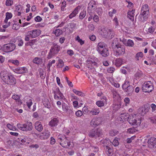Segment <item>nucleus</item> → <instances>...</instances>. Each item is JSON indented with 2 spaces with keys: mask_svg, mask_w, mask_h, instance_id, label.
Masks as SVG:
<instances>
[{
  "mask_svg": "<svg viewBox=\"0 0 156 156\" xmlns=\"http://www.w3.org/2000/svg\"><path fill=\"white\" fill-rule=\"evenodd\" d=\"M112 46L114 50V54L116 57H120L125 53V47L118 42L117 39L113 40Z\"/></svg>",
  "mask_w": 156,
  "mask_h": 156,
  "instance_id": "f257e3e1",
  "label": "nucleus"
},
{
  "mask_svg": "<svg viewBox=\"0 0 156 156\" xmlns=\"http://www.w3.org/2000/svg\"><path fill=\"white\" fill-rule=\"evenodd\" d=\"M0 76L3 81L7 84L14 85L16 83L15 78L12 76L9 75L6 71H2L0 74Z\"/></svg>",
  "mask_w": 156,
  "mask_h": 156,
  "instance_id": "f03ea898",
  "label": "nucleus"
},
{
  "mask_svg": "<svg viewBox=\"0 0 156 156\" xmlns=\"http://www.w3.org/2000/svg\"><path fill=\"white\" fill-rule=\"evenodd\" d=\"M129 123L133 127L137 128L140 126L141 120L140 118L136 114H132L130 115L129 118Z\"/></svg>",
  "mask_w": 156,
  "mask_h": 156,
  "instance_id": "7ed1b4c3",
  "label": "nucleus"
},
{
  "mask_svg": "<svg viewBox=\"0 0 156 156\" xmlns=\"http://www.w3.org/2000/svg\"><path fill=\"white\" fill-rule=\"evenodd\" d=\"M149 14L148 6L147 4L143 5L141 8L140 14L139 17V20L144 21L147 20Z\"/></svg>",
  "mask_w": 156,
  "mask_h": 156,
  "instance_id": "20e7f679",
  "label": "nucleus"
},
{
  "mask_svg": "<svg viewBox=\"0 0 156 156\" xmlns=\"http://www.w3.org/2000/svg\"><path fill=\"white\" fill-rule=\"evenodd\" d=\"M41 31L39 29H34L28 31L26 34L25 40L26 41H28L30 38L37 37L41 34Z\"/></svg>",
  "mask_w": 156,
  "mask_h": 156,
  "instance_id": "39448f33",
  "label": "nucleus"
},
{
  "mask_svg": "<svg viewBox=\"0 0 156 156\" xmlns=\"http://www.w3.org/2000/svg\"><path fill=\"white\" fill-rule=\"evenodd\" d=\"M60 46L57 44H54L48 53L47 57L48 58L50 59L56 54H57L60 51Z\"/></svg>",
  "mask_w": 156,
  "mask_h": 156,
  "instance_id": "423d86ee",
  "label": "nucleus"
},
{
  "mask_svg": "<svg viewBox=\"0 0 156 156\" xmlns=\"http://www.w3.org/2000/svg\"><path fill=\"white\" fill-rule=\"evenodd\" d=\"M154 89L152 83L150 81L145 82L142 86V90L145 92H151Z\"/></svg>",
  "mask_w": 156,
  "mask_h": 156,
  "instance_id": "0eeeda50",
  "label": "nucleus"
},
{
  "mask_svg": "<svg viewBox=\"0 0 156 156\" xmlns=\"http://www.w3.org/2000/svg\"><path fill=\"white\" fill-rule=\"evenodd\" d=\"M98 4L94 0L90 1L88 4V10L90 15H91L94 13L95 9L98 6Z\"/></svg>",
  "mask_w": 156,
  "mask_h": 156,
  "instance_id": "6e6552de",
  "label": "nucleus"
},
{
  "mask_svg": "<svg viewBox=\"0 0 156 156\" xmlns=\"http://www.w3.org/2000/svg\"><path fill=\"white\" fill-rule=\"evenodd\" d=\"M102 130L100 129L92 130L89 133V136L91 137H99L102 135Z\"/></svg>",
  "mask_w": 156,
  "mask_h": 156,
  "instance_id": "1a4fd4ad",
  "label": "nucleus"
},
{
  "mask_svg": "<svg viewBox=\"0 0 156 156\" xmlns=\"http://www.w3.org/2000/svg\"><path fill=\"white\" fill-rule=\"evenodd\" d=\"M16 46L13 43H9L4 44L3 45V51L6 52H11L14 50Z\"/></svg>",
  "mask_w": 156,
  "mask_h": 156,
  "instance_id": "9d476101",
  "label": "nucleus"
},
{
  "mask_svg": "<svg viewBox=\"0 0 156 156\" xmlns=\"http://www.w3.org/2000/svg\"><path fill=\"white\" fill-rule=\"evenodd\" d=\"M101 122V118L100 117L94 118L90 122V125L93 127L97 126Z\"/></svg>",
  "mask_w": 156,
  "mask_h": 156,
  "instance_id": "9b49d317",
  "label": "nucleus"
},
{
  "mask_svg": "<svg viewBox=\"0 0 156 156\" xmlns=\"http://www.w3.org/2000/svg\"><path fill=\"white\" fill-rule=\"evenodd\" d=\"M148 147L151 148L156 147V138L154 137L151 138L148 141Z\"/></svg>",
  "mask_w": 156,
  "mask_h": 156,
  "instance_id": "f8f14e48",
  "label": "nucleus"
},
{
  "mask_svg": "<svg viewBox=\"0 0 156 156\" xmlns=\"http://www.w3.org/2000/svg\"><path fill=\"white\" fill-rule=\"evenodd\" d=\"M62 109L64 112L67 114H71L73 112L71 108L65 103L62 104Z\"/></svg>",
  "mask_w": 156,
  "mask_h": 156,
  "instance_id": "ddd939ff",
  "label": "nucleus"
},
{
  "mask_svg": "<svg viewBox=\"0 0 156 156\" xmlns=\"http://www.w3.org/2000/svg\"><path fill=\"white\" fill-rule=\"evenodd\" d=\"M105 104H107V101L106 98L104 96L102 97L101 100L98 101L96 102V105L99 107L103 106Z\"/></svg>",
  "mask_w": 156,
  "mask_h": 156,
  "instance_id": "4468645a",
  "label": "nucleus"
},
{
  "mask_svg": "<svg viewBox=\"0 0 156 156\" xmlns=\"http://www.w3.org/2000/svg\"><path fill=\"white\" fill-rule=\"evenodd\" d=\"M13 71L18 74L23 73L26 72L27 70L25 67H20L13 69Z\"/></svg>",
  "mask_w": 156,
  "mask_h": 156,
  "instance_id": "2eb2a0df",
  "label": "nucleus"
},
{
  "mask_svg": "<svg viewBox=\"0 0 156 156\" xmlns=\"http://www.w3.org/2000/svg\"><path fill=\"white\" fill-rule=\"evenodd\" d=\"M81 8V7L79 6L76 7L73 11L69 16V18L70 19H72L75 17L76 15L78 13Z\"/></svg>",
  "mask_w": 156,
  "mask_h": 156,
  "instance_id": "dca6fc26",
  "label": "nucleus"
},
{
  "mask_svg": "<svg viewBox=\"0 0 156 156\" xmlns=\"http://www.w3.org/2000/svg\"><path fill=\"white\" fill-rule=\"evenodd\" d=\"M105 48H106V45L104 43L100 42L98 43L97 46V50L98 52L102 51Z\"/></svg>",
  "mask_w": 156,
  "mask_h": 156,
  "instance_id": "f3484780",
  "label": "nucleus"
},
{
  "mask_svg": "<svg viewBox=\"0 0 156 156\" xmlns=\"http://www.w3.org/2000/svg\"><path fill=\"white\" fill-rule=\"evenodd\" d=\"M89 112L93 115H98L100 112V108L97 107H94L91 110L89 111Z\"/></svg>",
  "mask_w": 156,
  "mask_h": 156,
  "instance_id": "a211bd4d",
  "label": "nucleus"
},
{
  "mask_svg": "<svg viewBox=\"0 0 156 156\" xmlns=\"http://www.w3.org/2000/svg\"><path fill=\"white\" fill-rule=\"evenodd\" d=\"M135 10L132 9L129 11L127 13V17L131 21H133L134 20Z\"/></svg>",
  "mask_w": 156,
  "mask_h": 156,
  "instance_id": "6ab92c4d",
  "label": "nucleus"
},
{
  "mask_svg": "<svg viewBox=\"0 0 156 156\" xmlns=\"http://www.w3.org/2000/svg\"><path fill=\"white\" fill-rule=\"evenodd\" d=\"M24 126L25 131H29L32 129V125L31 122H27L24 124Z\"/></svg>",
  "mask_w": 156,
  "mask_h": 156,
  "instance_id": "aec40b11",
  "label": "nucleus"
},
{
  "mask_svg": "<svg viewBox=\"0 0 156 156\" xmlns=\"http://www.w3.org/2000/svg\"><path fill=\"white\" fill-rule=\"evenodd\" d=\"M88 63L87 64L88 67L89 68H90V69H91V68L89 67L90 65H91V66L93 68H95V67H97L98 66V64L96 62L94 61V60H91L90 59H89L87 60Z\"/></svg>",
  "mask_w": 156,
  "mask_h": 156,
  "instance_id": "412c9836",
  "label": "nucleus"
},
{
  "mask_svg": "<svg viewBox=\"0 0 156 156\" xmlns=\"http://www.w3.org/2000/svg\"><path fill=\"white\" fill-rule=\"evenodd\" d=\"M35 129L38 131H41L43 129V127L40 122H36L35 123Z\"/></svg>",
  "mask_w": 156,
  "mask_h": 156,
  "instance_id": "4be33fe9",
  "label": "nucleus"
},
{
  "mask_svg": "<svg viewBox=\"0 0 156 156\" xmlns=\"http://www.w3.org/2000/svg\"><path fill=\"white\" fill-rule=\"evenodd\" d=\"M58 121L57 118H54L49 122V125L51 127L55 126L57 125Z\"/></svg>",
  "mask_w": 156,
  "mask_h": 156,
  "instance_id": "5701e85b",
  "label": "nucleus"
},
{
  "mask_svg": "<svg viewBox=\"0 0 156 156\" xmlns=\"http://www.w3.org/2000/svg\"><path fill=\"white\" fill-rule=\"evenodd\" d=\"M109 31V29L107 28H104L101 30V34L102 36L106 38V36L108 35V33Z\"/></svg>",
  "mask_w": 156,
  "mask_h": 156,
  "instance_id": "b1692460",
  "label": "nucleus"
},
{
  "mask_svg": "<svg viewBox=\"0 0 156 156\" xmlns=\"http://www.w3.org/2000/svg\"><path fill=\"white\" fill-rule=\"evenodd\" d=\"M64 141L62 143H60V144L63 147L68 148L70 145V143L66 138V140H64Z\"/></svg>",
  "mask_w": 156,
  "mask_h": 156,
  "instance_id": "393cba45",
  "label": "nucleus"
},
{
  "mask_svg": "<svg viewBox=\"0 0 156 156\" xmlns=\"http://www.w3.org/2000/svg\"><path fill=\"white\" fill-rule=\"evenodd\" d=\"M130 115L127 113H123L121 114L120 115V118L123 121H126L128 120L129 122V118L130 117Z\"/></svg>",
  "mask_w": 156,
  "mask_h": 156,
  "instance_id": "a878e982",
  "label": "nucleus"
},
{
  "mask_svg": "<svg viewBox=\"0 0 156 156\" xmlns=\"http://www.w3.org/2000/svg\"><path fill=\"white\" fill-rule=\"evenodd\" d=\"M98 52L104 57H106L109 55L108 50L107 48H105L104 49L102 50V51H99Z\"/></svg>",
  "mask_w": 156,
  "mask_h": 156,
  "instance_id": "bb28decb",
  "label": "nucleus"
},
{
  "mask_svg": "<svg viewBox=\"0 0 156 156\" xmlns=\"http://www.w3.org/2000/svg\"><path fill=\"white\" fill-rule=\"evenodd\" d=\"M149 109V108H147V109H145V108L141 107L139 108L138 111L139 114H140L141 115H144V114H145L146 112H147L148 111Z\"/></svg>",
  "mask_w": 156,
  "mask_h": 156,
  "instance_id": "cd10ccee",
  "label": "nucleus"
},
{
  "mask_svg": "<svg viewBox=\"0 0 156 156\" xmlns=\"http://www.w3.org/2000/svg\"><path fill=\"white\" fill-rule=\"evenodd\" d=\"M123 61L120 58H117L115 60V65L116 66L119 67L122 64Z\"/></svg>",
  "mask_w": 156,
  "mask_h": 156,
  "instance_id": "c85d7f7f",
  "label": "nucleus"
},
{
  "mask_svg": "<svg viewBox=\"0 0 156 156\" xmlns=\"http://www.w3.org/2000/svg\"><path fill=\"white\" fill-rule=\"evenodd\" d=\"M33 62L34 63L38 65L41 64L42 60L39 58L36 57L33 60Z\"/></svg>",
  "mask_w": 156,
  "mask_h": 156,
  "instance_id": "c756f323",
  "label": "nucleus"
},
{
  "mask_svg": "<svg viewBox=\"0 0 156 156\" xmlns=\"http://www.w3.org/2000/svg\"><path fill=\"white\" fill-rule=\"evenodd\" d=\"M108 35L106 36V38L112 39L113 38L114 36V33L113 30L109 29V31L108 33Z\"/></svg>",
  "mask_w": 156,
  "mask_h": 156,
  "instance_id": "7c9ffc66",
  "label": "nucleus"
},
{
  "mask_svg": "<svg viewBox=\"0 0 156 156\" xmlns=\"http://www.w3.org/2000/svg\"><path fill=\"white\" fill-rule=\"evenodd\" d=\"M43 138L44 139L48 138L50 136V133L48 131H45L42 133Z\"/></svg>",
  "mask_w": 156,
  "mask_h": 156,
  "instance_id": "2f4dec72",
  "label": "nucleus"
},
{
  "mask_svg": "<svg viewBox=\"0 0 156 156\" xmlns=\"http://www.w3.org/2000/svg\"><path fill=\"white\" fill-rule=\"evenodd\" d=\"M134 44L133 41L129 39L127 41L125 44V46L130 47H133L134 46Z\"/></svg>",
  "mask_w": 156,
  "mask_h": 156,
  "instance_id": "473e14b6",
  "label": "nucleus"
},
{
  "mask_svg": "<svg viewBox=\"0 0 156 156\" xmlns=\"http://www.w3.org/2000/svg\"><path fill=\"white\" fill-rule=\"evenodd\" d=\"M129 82V80H126L124 83L122 85V88L123 89L125 90L127 88V87L130 86Z\"/></svg>",
  "mask_w": 156,
  "mask_h": 156,
  "instance_id": "72a5a7b5",
  "label": "nucleus"
},
{
  "mask_svg": "<svg viewBox=\"0 0 156 156\" xmlns=\"http://www.w3.org/2000/svg\"><path fill=\"white\" fill-rule=\"evenodd\" d=\"M125 91L127 94H129L131 93L133 90V88L132 86H130L127 87V88L125 89Z\"/></svg>",
  "mask_w": 156,
  "mask_h": 156,
  "instance_id": "f704fd0d",
  "label": "nucleus"
},
{
  "mask_svg": "<svg viewBox=\"0 0 156 156\" xmlns=\"http://www.w3.org/2000/svg\"><path fill=\"white\" fill-rule=\"evenodd\" d=\"M106 149L107 154L108 155H111L113 151V149L108 146H106Z\"/></svg>",
  "mask_w": 156,
  "mask_h": 156,
  "instance_id": "c9c22d12",
  "label": "nucleus"
},
{
  "mask_svg": "<svg viewBox=\"0 0 156 156\" xmlns=\"http://www.w3.org/2000/svg\"><path fill=\"white\" fill-rule=\"evenodd\" d=\"M73 92L77 95L81 97H83L84 96V94L81 91H78L75 89H73Z\"/></svg>",
  "mask_w": 156,
  "mask_h": 156,
  "instance_id": "e433bc0d",
  "label": "nucleus"
},
{
  "mask_svg": "<svg viewBox=\"0 0 156 156\" xmlns=\"http://www.w3.org/2000/svg\"><path fill=\"white\" fill-rule=\"evenodd\" d=\"M58 140H59V142L61 143L62 140H66V137L64 135H62L61 134H59L58 136Z\"/></svg>",
  "mask_w": 156,
  "mask_h": 156,
  "instance_id": "4c0bfd02",
  "label": "nucleus"
},
{
  "mask_svg": "<svg viewBox=\"0 0 156 156\" xmlns=\"http://www.w3.org/2000/svg\"><path fill=\"white\" fill-rule=\"evenodd\" d=\"M95 10L96 12L99 15H101L102 13V9L101 7H97V8L95 9Z\"/></svg>",
  "mask_w": 156,
  "mask_h": 156,
  "instance_id": "58836bf2",
  "label": "nucleus"
},
{
  "mask_svg": "<svg viewBox=\"0 0 156 156\" xmlns=\"http://www.w3.org/2000/svg\"><path fill=\"white\" fill-rule=\"evenodd\" d=\"M17 42L18 43V45L19 46H22L23 44V40L20 37H17Z\"/></svg>",
  "mask_w": 156,
  "mask_h": 156,
  "instance_id": "ea45409f",
  "label": "nucleus"
},
{
  "mask_svg": "<svg viewBox=\"0 0 156 156\" xmlns=\"http://www.w3.org/2000/svg\"><path fill=\"white\" fill-rule=\"evenodd\" d=\"M24 124H22L20 123H18L17 125V127L20 130L23 131H25V128H24Z\"/></svg>",
  "mask_w": 156,
  "mask_h": 156,
  "instance_id": "a19ab883",
  "label": "nucleus"
},
{
  "mask_svg": "<svg viewBox=\"0 0 156 156\" xmlns=\"http://www.w3.org/2000/svg\"><path fill=\"white\" fill-rule=\"evenodd\" d=\"M112 107L114 110H117L120 108L121 105L119 104H116L115 103L113 104Z\"/></svg>",
  "mask_w": 156,
  "mask_h": 156,
  "instance_id": "79ce46f5",
  "label": "nucleus"
},
{
  "mask_svg": "<svg viewBox=\"0 0 156 156\" xmlns=\"http://www.w3.org/2000/svg\"><path fill=\"white\" fill-rule=\"evenodd\" d=\"M63 33L62 31L59 29H57L55 32V34L56 36H58L62 34Z\"/></svg>",
  "mask_w": 156,
  "mask_h": 156,
  "instance_id": "37998d69",
  "label": "nucleus"
},
{
  "mask_svg": "<svg viewBox=\"0 0 156 156\" xmlns=\"http://www.w3.org/2000/svg\"><path fill=\"white\" fill-rule=\"evenodd\" d=\"M143 56V53L141 52L137 53L136 55V58L137 60L140 59Z\"/></svg>",
  "mask_w": 156,
  "mask_h": 156,
  "instance_id": "c03bdc74",
  "label": "nucleus"
},
{
  "mask_svg": "<svg viewBox=\"0 0 156 156\" xmlns=\"http://www.w3.org/2000/svg\"><path fill=\"white\" fill-rule=\"evenodd\" d=\"M118 138L116 137L115 138L112 142V144L115 147L117 146L119 144Z\"/></svg>",
  "mask_w": 156,
  "mask_h": 156,
  "instance_id": "a18cd8bd",
  "label": "nucleus"
},
{
  "mask_svg": "<svg viewBox=\"0 0 156 156\" xmlns=\"http://www.w3.org/2000/svg\"><path fill=\"white\" fill-rule=\"evenodd\" d=\"M86 11H85L83 10V11L81 12L79 16V18L80 19H83V18L85 17L86 15Z\"/></svg>",
  "mask_w": 156,
  "mask_h": 156,
  "instance_id": "49530a36",
  "label": "nucleus"
},
{
  "mask_svg": "<svg viewBox=\"0 0 156 156\" xmlns=\"http://www.w3.org/2000/svg\"><path fill=\"white\" fill-rule=\"evenodd\" d=\"M75 40L77 41L81 45H82L84 43V41H83L82 39H80L78 36H77Z\"/></svg>",
  "mask_w": 156,
  "mask_h": 156,
  "instance_id": "de8ad7c7",
  "label": "nucleus"
},
{
  "mask_svg": "<svg viewBox=\"0 0 156 156\" xmlns=\"http://www.w3.org/2000/svg\"><path fill=\"white\" fill-rule=\"evenodd\" d=\"M7 127L10 130L16 131L17 129H16L15 126H13L10 124H8L7 125Z\"/></svg>",
  "mask_w": 156,
  "mask_h": 156,
  "instance_id": "09e8293b",
  "label": "nucleus"
},
{
  "mask_svg": "<svg viewBox=\"0 0 156 156\" xmlns=\"http://www.w3.org/2000/svg\"><path fill=\"white\" fill-rule=\"evenodd\" d=\"M64 66V63L62 60L61 59L58 60V63L57 66L59 68H62Z\"/></svg>",
  "mask_w": 156,
  "mask_h": 156,
  "instance_id": "8fccbe9b",
  "label": "nucleus"
},
{
  "mask_svg": "<svg viewBox=\"0 0 156 156\" xmlns=\"http://www.w3.org/2000/svg\"><path fill=\"white\" fill-rule=\"evenodd\" d=\"M13 4V2L12 0H6L5 2V5L7 6H10Z\"/></svg>",
  "mask_w": 156,
  "mask_h": 156,
  "instance_id": "3c124183",
  "label": "nucleus"
},
{
  "mask_svg": "<svg viewBox=\"0 0 156 156\" xmlns=\"http://www.w3.org/2000/svg\"><path fill=\"white\" fill-rule=\"evenodd\" d=\"M9 62L16 65H18L19 64V61L18 60L10 59L9 60Z\"/></svg>",
  "mask_w": 156,
  "mask_h": 156,
  "instance_id": "603ef678",
  "label": "nucleus"
},
{
  "mask_svg": "<svg viewBox=\"0 0 156 156\" xmlns=\"http://www.w3.org/2000/svg\"><path fill=\"white\" fill-rule=\"evenodd\" d=\"M118 133V131L115 130H111L109 132V134L111 136H114Z\"/></svg>",
  "mask_w": 156,
  "mask_h": 156,
  "instance_id": "864d4df0",
  "label": "nucleus"
},
{
  "mask_svg": "<svg viewBox=\"0 0 156 156\" xmlns=\"http://www.w3.org/2000/svg\"><path fill=\"white\" fill-rule=\"evenodd\" d=\"M134 128L133 127V128L128 129L127 130V132L129 133H133L136 131V129Z\"/></svg>",
  "mask_w": 156,
  "mask_h": 156,
  "instance_id": "5fc2aeb1",
  "label": "nucleus"
},
{
  "mask_svg": "<svg viewBox=\"0 0 156 156\" xmlns=\"http://www.w3.org/2000/svg\"><path fill=\"white\" fill-rule=\"evenodd\" d=\"M12 98L16 101L20 102V97L19 95L16 94H14L12 96Z\"/></svg>",
  "mask_w": 156,
  "mask_h": 156,
  "instance_id": "6e6d98bb",
  "label": "nucleus"
},
{
  "mask_svg": "<svg viewBox=\"0 0 156 156\" xmlns=\"http://www.w3.org/2000/svg\"><path fill=\"white\" fill-rule=\"evenodd\" d=\"M113 23L116 26H118L119 25V23L118 19L117 17L115 16L113 20Z\"/></svg>",
  "mask_w": 156,
  "mask_h": 156,
  "instance_id": "4d7b16f0",
  "label": "nucleus"
},
{
  "mask_svg": "<svg viewBox=\"0 0 156 156\" xmlns=\"http://www.w3.org/2000/svg\"><path fill=\"white\" fill-rule=\"evenodd\" d=\"M26 103L28 108H30L33 104L32 100L31 99H29L27 102Z\"/></svg>",
  "mask_w": 156,
  "mask_h": 156,
  "instance_id": "13d9d810",
  "label": "nucleus"
},
{
  "mask_svg": "<svg viewBox=\"0 0 156 156\" xmlns=\"http://www.w3.org/2000/svg\"><path fill=\"white\" fill-rule=\"evenodd\" d=\"M55 93H56L59 96V97H60V99H62L64 97L63 94L59 90H57L56 92Z\"/></svg>",
  "mask_w": 156,
  "mask_h": 156,
  "instance_id": "bf43d9fd",
  "label": "nucleus"
},
{
  "mask_svg": "<svg viewBox=\"0 0 156 156\" xmlns=\"http://www.w3.org/2000/svg\"><path fill=\"white\" fill-rule=\"evenodd\" d=\"M147 30V33H150L151 34H152L153 33L155 30L154 28L152 27H150Z\"/></svg>",
  "mask_w": 156,
  "mask_h": 156,
  "instance_id": "052dcab7",
  "label": "nucleus"
},
{
  "mask_svg": "<svg viewBox=\"0 0 156 156\" xmlns=\"http://www.w3.org/2000/svg\"><path fill=\"white\" fill-rule=\"evenodd\" d=\"M115 70V68L112 67H109L107 69L108 73H112L114 72Z\"/></svg>",
  "mask_w": 156,
  "mask_h": 156,
  "instance_id": "680f3d73",
  "label": "nucleus"
},
{
  "mask_svg": "<svg viewBox=\"0 0 156 156\" xmlns=\"http://www.w3.org/2000/svg\"><path fill=\"white\" fill-rule=\"evenodd\" d=\"M66 2L64 0L62 3L61 9L62 10H64V8L66 7Z\"/></svg>",
  "mask_w": 156,
  "mask_h": 156,
  "instance_id": "e2e57ef3",
  "label": "nucleus"
},
{
  "mask_svg": "<svg viewBox=\"0 0 156 156\" xmlns=\"http://www.w3.org/2000/svg\"><path fill=\"white\" fill-rule=\"evenodd\" d=\"M88 27L89 30L91 31L94 30L95 28L94 26L92 24H89L88 25Z\"/></svg>",
  "mask_w": 156,
  "mask_h": 156,
  "instance_id": "0e129e2a",
  "label": "nucleus"
},
{
  "mask_svg": "<svg viewBox=\"0 0 156 156\" xmlns=\"http://www.w3.org/2000/svg\"><path fill=\"white\" fill-rule=\"evenodd\" d=\"M75 114L77 116L80 117L83 115V113L81 111L79 110L76 112Z\"/></svg>",
  "mask_w": 156,
  "mask_h": 156,
  "instance_id": "69168bd1",
  "label": "nucleus"
},
{
  "mask_svg": "<svg viewBox=\"0 0 156 156\" xmlns=\"http://www.w3.org/2000/svg\"><path fill=\"white\" fill-rule=\"evenodd\" d=\"M135 138V136H132L130 138H128L126 140V142L127 143L129 144L132 142V140H133Z\"/></svg>",
  "mask_w": 156,
  "mask_h": 156,
  "instance_id": "338daca9",
  "label": "nucleus"
},
{
  "mask_svg": "<svg viewBox=\"0 0 156 156\" xmlns=\"http://www.w3.org/2000/svg\"><path fill=\"white\" fill-rule=\"evenodd\" d=\"M12 17V14L10 12H7L6 13V18L8 19H11Z\"/></svg>",
  "mask_w": 156,
  "mask_h": 156,
  "instance_id": "774afa93",
  "label": "nucleus"
}]
</instances>
